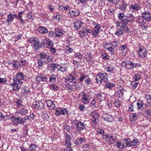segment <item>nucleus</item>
<instances>
[{"label": "nucleus", "instance_id": "1", "mask_svg": "<svg viewBox=\"0 0 151 151\" xmlns=\"http://www.w3.org/2000/svg\"><path fill=\"white\" fill-rule=\"evenodd\" d=\"M29 42L33 44L34 48L36 50L41 48L42 46L47 45L51 46L54 45L53 43L49 40H45L43 42H40L37 38H30Z\"/></svg>", "mask_w": 151, "mask_h": 151}, {"label": "nucleus", "instance_id": "2", "mask_svg": "<svg viewBox=\"0 0 151 151\" xmlns=\"http://www.w3.org/2000/svg\"><path fill=\"white\" fill-rule=\"evenodd\" d=\"M96 80L97 83L99 84H101L102 82L106 83L109 81L106 73H99L96 77Z\"/></svg>", "mask_w": 151, "mask_h": 151}, {"label": "nucleus", "instance_id": "3", "mask_svg": "<svg viewBox=\"0 0 151 151\" xmlns=\"http://www.w3.org/2000/svg\"><path fill=\"white\" fill-rule=\"evenodd\" d=\"M103 139L109 144H114L116 142L117 139L116 136L106 134L104 135Z\"/></svg>", "mask_w": 151, "mask_h": 151}, {"label": "nucleus", "instance_id": "4", "mask_svg": "<svg viewBox=\"0 0 151 151\" xmlns=\"http://www.w3.org/2000/svg\"><path fill=\"white\" fill-rule=\"evenodd\" d=\"M101 29V27L100 25L98 24H96L94 29L93 30L91 29H87V32H89L93 37H97Z\"/></svg>", "mask_w": 151, "mask_h": 151}, {"label": "nucleus", "instance_id": "5", "mask_svg": "<svg viewBox=\"0 0 151 151\" xmlns=\"http://www.w3.org/2000/svg\"><path fill=\"white\" fill-rule=\"evenodd\" d=\"M72 123L76 126V129L79 132L81 130L86 128V126L83 123L81 122H79L77 120H75L72 121Z\"/></svg>", "mask_w": 151, "mask_h": 151}, {"label": "nucleus", "instance_id": "6", "mask_svg": "<svg viewBox=\"0 0 151 151\" xmlns=\"http://www.w3.org/2000/svg\"><path fill=\"white\" fill-rule=\"evenodd\" d=\"M26 78V76L23 73L19 72L16 74V77L14 78L13 80H14L16 81H17L18 83L21 84L22 83V82L20 80H24Z\"/></svg>", "mask_w": 151, "mask_h": 151}, {"label": "nucleus", "instance_id": "7", "mask_svg": "<svg viewBox=\"0 0 151 151\" xmlns=\"http://www.w3.org/2000/svg\"><path fill=\"white\" fill-rule=\"evenodd\" d=\"M89 97V95L88 93L83 92L82 93V101L85 104L89 103L90 101Z\"/></svg>", "mask_w": 151, "mask_h": 151}, {"label": "nucleus", "instance_id": "8", "mask_svg": "<svg viewBox=\"0 0 151 151\" xmlns=\"http://www.w3.org/2000/svg\"><path fill=\"white\" fill-rule=\"evenodd\" d=\"M122 65L123 66L126 67L128 69H132L133 68V63L129 60L123 62Z\"/></svg>", "mask_w": 151, "mask_h": 151}, {"label": "nucleus", "instance_id": "9", "mask_svg": "<svg viewBox=\"0 0 151 151\" xmlns=\"http://www.w3.org/2000/svg\"><path fill=\"white\" fill-rule=\"evenodd\" d=\"M90 116L93 118L91 119L92 122L94 124L97 123L98 122V118L99 117L98 113L96 111H94L91 113Z\"/></svg>", "mask_w": 151, "mask_h": 151}, {"label": "nucleus", "instance_id": "10", "mask_svg": "<svg viewBox=\"0 0 151 151\" xmlns=\"http://www.w3.org/2000/svg\"><path fill=\"white\" fill-rule=\"evenodd\" d=\"M19 84L18 82L14 80V82L10 84V87L13 91H18L20 89V87L18 85Z\"/></svg>", "mask_w": 151, "mask_h": 151}, {"label": "nucleus", "instance_id": "11", "mask_svg": "<svg viewBox=\"0 0 151 151\" xmlns=\"http://www.w3.org/2000/svg\"><path fill=\"white\" fill-rule=\"evenodd\" d=\"M142 18L147 21H151V13L147 12H145L142 14Z\"/></svg>", "mask_w": 151, "mask_h": 151}, {"label": "nucleus", "instance_id": "12", "mask_svg": "<svg viewBox=\"0 0 151 151\" xmlns=\"http://www.w3.org/2000/svg\"><path fill=\"white\" fill-rule=\"evenodd\" d=\"M68 113L67 109L64 108H60L56 110L55 114L59 116L60 115H66Z\"/></svg>", "mask_w": 151, "mask_h": 151}, {"label": "nucleus", "instance_id": "13", "mask_svg": "<svg viewBox=\"0 0 151 151\" xmlns=\"http://www.w3.org/2000/svg\"><path fill=\"white\" fill-rule=\"evenodd\" d=\"M11 120L15 125H17L18 124H22V120H20V118L18 117L13 116L11 117Z\"/></svg>", "mask_w": 151, "mask_h": 151}, {"label": "nucleus", "instance_id": "14", "mask_svg": "<svg viewBox=\"0 0 151 151\" xmlns=\"http://www.w3.org/2000/svg\"><path fill=\"white\" fill-rule=\"evenodd\" d=\"M47 78L42 74H39L36 76V80L38 83L40 82L46 81Z\"/></svg>", "mask_w": 151, "mask_h": 151}, {"label": "nucleus", "instance_id": "15", "mask_svg": "<svg viewBox=\"0 0 151 151\" xmlns=\"http://www.w3.org/2000/svg\"><path fill=\"white\" fill-rule=\"evenodd\" d=\"M145 114L148 116L151 117V106L145 104Z\"/></svg>", "mask_w": 151, "mask_h": 151}, {"label": "nucleus", "instance_id": "16", "mask_svg": "<svg viewBox=\"0 0 151 151\" xmlns=\"http://www.w3.org/2000/svg\"><path fill=\"white\" fill-rule=\"evenodd\" d=\"M83 24V23L81 21L77 19L76 20L73 22V26L75 29L77 30L79 29Z\"/></svg>", "mask_w": 151, "mask_h": 151}, {"label": "nucleus", "instance_id": "17", "mask_svg": "<svg viewBox=\"0 0 151 151\" xmlns=\"http://www.w3.org/2000/svg\"><path fill=\"white\" fill-rule=\"evenodd\" d=\"M130 10L131 11L139 10L141 9L140 6L138 4H133L129 6Z\"/></svg>", "mask_w": 151, "mask_h": 151}, {"label": "nucleus", "instance_id": "18", "mask_svg": "<svg viewBox=\"0 0 151 151\" xmlns=\"http://www.w3.org/2000/svg\"><path fill=\"white\" fill-rule=\"evenodd\" d=\"M68 14H70V16L71 18H74L76 16H78L80 14V12L78 10H75L70 11Z\"/></svg>", "mask_w": 151, "mask_h": 151}, {"label": "nucleus", "instance_id": "19", "mask_svg": "<svg viewBox=\"0 0 151 151\" xmlns=\"http://www.w3.org/2000/svg\"><path fill=\"white\" fill-rule=\"evenodd\" d=\"M138 54L139 56L141 58H144L146 57L147 55V52L144 49L142 48H139V52Z\"/></svg>", "mask_w": 151, "mask_h": 151}, {"label": "nucleus", "instance_id": "20", "mask_svg": "<svg viewBox=\"0 0 151 151\" xmlns=\"http://www.w3.org/2000/svg\"><path fill=\"white\" fill-rule=\"evenodd\" d=\"M21 92L25 96L28 95L30 93L29 88L27 87L23 88L21 90Z\"/></svg>", "mask_w": 151, "mask_h": 151}, {"label": "nucleus", "instance_id": "21", "mask_svg": "<svg viewBox=\"0 0 151 151\" xmlns=\"http://www.w3.org/2000/svg\"><path fill=\"white\" fill-rule=\"evenodd\" d=\"M127 4L126 3L125 1H122L121 4L119 5V9L122 11H124L126 10Z\"/></svg>", "mask_w": 151, "mask_h": 151}, {"label": "nucleus", "instance_id": "22", "mask_svg": "<svg viewBox=\"0 0 151 151\" xmlns=\"http://www.w3.org/2000/svg\"><path fill=\"white\" fill-rule=\"evenodd\" d=\"M137 22L141 24L140 25V26L142 29H145L146 28V26L144 25L145 23L144 22L142 19L140 18L139 19L137 20Z\"/></svg>", "mask_w": 151, "mask_h": 151}, {"label": "nucleus", "instance_id": "23", "mask_svg": "<svg viewBox=\"0 0 151 151\" xmlns=\"http://www.w3.org/2000/svg\"><path fill=\"white\" fill-rule=\"evenodd\" d=\"M38 31L40 33L45 34L47 32V29L44 27L40 26L38 29Z\"/></svg>", "mask_w": 151, "mask_h": 151}, {"label": "nucleus", "instance_id": "24", "mask_svg": "<svg viewBox=\"0 0 151 151\" xmlns=\"http://www.w3.org/2000/svg\"><path fill=\"white\" fill-rule=\"evenodd\" d=\"M55 37H60L63 35V33L61 29L58 28H56L55 29Z\"/></svg>", "mask_w": 151, "mask_h": 151}, {"label": "nucleus", "instance_id": "25", "mask_svg": "<svg viewBox=\"0 0 151 151\" xmlns=\"http://www.w3.org/2000/svg\"><path fill=\"white\" fill-rule=\"evenodd\" d=\"M28 110L25 108H21L19 110V113L21 114V115H25L27 113Z\"/></svg>", "mask_w": 151, "mask_h": 151}, {"label": "nucleus", "instance_id": "26", "mask_svg": "<svg viewBox=\"0 0 151 151\" xmlns=\"http://www.w3.org/2000/svg\"><path fill=\"white\" fill-rule=\"evenodd\" d=\"M47 106L51 108V109L54 108L55 105L54 104L53 101L50 100H48L47 101Z\"/></svg>", "mask_w": 151, "mask_h": 151}, {"label": "nucleus", "instance_id": "27", "mask_svg": "<svg viewBox=\"0 0 151 151\" xmlns=\"http://www.w3.org/2000/svg\"><path fill=\"white\" fill-rule=\"evenodd\" d=\"M106 70L108 72H113L114 69V68L113 65L109 64L106 67Z\"/></svg>", "mask_w": 151, "mask_h": 151}, {"label": "nucleus", "instance_id": "28", "mask_svg": "<svg viewBox=\"0 0 151 151\" xmlns=\"http://www.w3.org/2000/svg\"><path fill=\"white\" fill-rule=\"evenodd\" d=\"M7 22L8 24H9L14 19V18L13 17V14H9L7 16Z\"/></svg>", "mask_w": 151, "mask_h": 151}, {"label": "nucleus", "instance_id": "29", "mask_svg": "<svg viewBox=\"0 0 151 151\" xmlns=\"http://www.w3.org/2000/svg\"><path fill=\"white\" fill-rule=\"evenodd\" d=\"M85 142V140L83 138L81 137L80 138L77 139L75 142V143L77 145H79L81 144L84 142Z\"/></svg>", "mask_w": 151, "mask_h": 151}, {"label": "nucleus", "instance_id": "30", "mask_svg": "<svg viewBox=\"0 0 151 151\" xmlns=\"http://www.w3.org/2000/svg\"><path fill=\"white\" fill-rule=\"evenodd\" d=\"M76 74L74 73H72L69 76L68 78V81L70 82H73L75 79V76Z\"/></svg>", "mask_w": 151, "mask_h": 151}, {"label": "nucleus", "instance_id": "31", "mask_svg": "<svg viewBox=\"0 0 151 151\" xmlns=\"http://www.w3.org/2000/svg\"><path fill=\"white\" fill-rule=\"evenodd\" d=\"M124 92L121 91H117L115 93V95L116 97L118 98H122L123 97Z\"/></svg>", "mask_w": 151, "mask_h": 151}, {"label": "nucleus", "instance_id": "32", "mask_svg": "<svg viewBox=\"0 0 151 151\" xmlns=\"http://www.w3.org/2000/svg\"><path fill=\"white\" fill-rule=\"evenodd\" d=\"M56 79V76L55 75L52 74L50 77L49 81L50 82L54 83L55 82Z\"/></svg>", "mask_w": 151, "mask_h": 151}, {"label": "nucleus", "instance_id": "33", "mask_svg": "<svg viewBox=\"0 0 151 151\" xmlns=\"http://www.w3.org/2000/svg\"><path fill=\"white\" fill-rule=\"evenodd\" d=\"M115 86V84L111 83H108L106 84L105 86L106 88H108L110 90L112 88V87Z\"/></svg>", "mask_w": 151, "mask_h": 151}, {"label": "nucleus", "instance_id": "34", "mask_svg": "<svg viewBox=\"0 0 151 151\" xmlns=\"http://www.w3.org/2000/svg\"><path fill=\"white\" fill-rule=\"evenodd\" d=\"M49 87L50 89L54 91H57L59 89L58 87L53 84H50L49 86Z\"/></svg>", "mask_w": 151, "mask_h": 151}, {"label": "nucleus", "instance_id": "35", "mask_svg": "<svg viewBox=\"0 0 151 151\" xmlns=\"http://www.w3.org/2000/svg\"><path fill=\"white\" fill-rule=\"evenodd\" d=\"M124 143L127 146L131 147V140L130 139H125L124 140Z\"/></svg>", "mask_w": 151, "mask_h": 151}, {"label": "nucleus", "instance_id": "36", "mask_svg": "<svg viewBox=\"0 0 151 151\" xmlns=\"http://www.w3.org/2000/svg\"><path fill=\"white\" fill-rule=\"evenodd\" d=\"M139 142L138 140L137 139H133L131 141V147L138 145Z\"/></svg>", "mask_w": 151, "mask_h": 151}, {"label": "nucleus", "instance_id": "37", "mask_svg": "<svg viewBox=\"0 0 151 151\" xmlns=\"http://www.w3.org/2000/svg\"><path fill=\"white\" fill-rule=\"evenodd\" d=\"M87 29L83 31H80L79 34L81 37H83L84 36L88 35L89 32H87Z\"/></svg>", "mask_w": 151, "mask_h": 151}, {"label": "nucleus", "instance_id": "38", "mask_svg": "<svg viewBox=\"0 0 151 151\" xmlns=\"http://www.w3.org/2000/svg\"><path fill=\"white\" fill-rule=\"evenodd\" d=\"M137 106L138 109H141L143 107L144 105V103L142 101H137Z\"/></svg>", "mask_w": 151, "mask_h": 151}, {"label": "nucleus", "instance_id": "39", "mask_svg": "<svg viewBox=\"0 0 151 151\" xmlns=\"http://www.w3.org/2000/svg\"><path fill=\"white\" fill-rule=\"evenodd\" d=\"M106 50L108 51H109L111 54H113L114 52V49L112 47L109 45V47H106Z\"/></svg>", "mask_w": 151, "mask_h": 151}, {"label": "nucleus", "instance_id": "40", "mask_svg": "<svg viewBox=\"0 0 151 151\" xmlns=\"http://www.w3.org/2000/svg\"><path fill=\"white\" fill-rule=\"evenodd\" d=\"M59 66V65L56 64H51L50 65L51 68L50 69L52 70H54L56 68H58Z\"/></svg>", "mask_w": 151, "mask_h": 151}, {"label": "nucleus", "instance_id": "41", "mask_svg": "<svg viewBox=\"0 0 151 151\" xmlns=\"http://www.w3.org/2000/svg\"><path fill=\"white\" fill-rule=\"evenodd\" d=\"M145 98L146 99L147 102L150 104H151V95L147 94L145 95Z\"/></svg>", "mask_w": 151, "mask_h": 151}, {"label": "nucleus", "instance_id": "42", "mask_svg": "<svg viewBox=\"0 0 151 151\" xmlns=\"http://www.w3.org/2000/svg\"><path fill=\"white\" fill-rule=\"evenodd\" d=\"M12 64L13 65V67L15 68H18L19 65L17 61L14 60L12 62Z\"/></svg>", "mask_w": 151, "mask_h": 151}, {"label": "nucleus", "instance_id": "43", "mask_svg": "<svg viewBox=\"0 0 151 151\" xmlns=\"http://www.w3.org/2000/svg\"><path fill=\"white\" fill-rule=\"evenodd\" d=\"M126 17L128 18V22H132V23L134 22V16L131 15L130 16H127Z\"/></svg>", "mask_w": 151, "mask_h": 151}, {"label": "nucleus", "instance_id": "44", "mask_svg": "<svg viewBox=\"0 0 151 151\" xmlns=\"http://www.w3.org/2000/svg\"><path fill=\"white\" fill-rule=\"evenodd\" d=\"M37 147L35 145H32L30 146L29 149V151H35Z\"/></svg>", "mask_w": 151, "mask_h": 151}, {"label": "nucleus", "instance_id": "45", "mask_svg": "<svg viewBox=\"0 0 151 151\" xmlns=\"http://www.w3.org/2000/svg\"><path fill=\"white\" fill-rule=\"evenodd\" d=\"M121 29L122 30L123 32L124 31L125 32L128 31L129 30L128 27L126 25L123 26H122Z\"/></svg>", "mask_w": 151, "mask_h": 151}, {"label": "nucleus", "instance_id": "46", "mask_svg": "<svg viewBox=\"0 0 151 151\" xmlns=\"http://www.w3.org/2000/svg\"><path fill=\"white\" fill-rule=\"evenodd\" d=\"M123 34V31L121 29H119L117 30L115 33V34L116 35H118L119 36L121 35H122Z\"/></svg>", "mask_w": 151, "mask_h": 151}, {"label": "nucleus", "instance_id": "47", "mask_svg": "<svg viewBox=\"0 0 151 151\" xmlns=\"http://www.w3.org/2000/svg\"><path fill=\"white\" fill-rule=\"evenodd\" d=\"M134 79L135 81H138L141 78V76L139 75L138 74H135L134 75Z\"/></svg>", "mask_w": 151, "mask_h": 151}, {"label": "nucleus", "instance_id": "48", "mask_svg": "<svg viewBox=\"0 0 151 151\" xmlns=\"http://www.w3.org/2000/svg\"><path fill=\"white\" fill-rule=\"evenodd\" d=\"M41 104H42V103H40H40L38 102H35L34 104L35 107L38 109H40L39 108L40 106V105Z\"/></svg>", "mask_w": 151, "mask_h": 151}, {"label": "nucleus", "instance_id": "49", "mask_svg": "<svg viewBox=\"0 0 151 151\" xmlns=\"http://www.w3.org/2000/svg\"><path fill=\"white\" fill-rule=\"evenodd\" d=\"M128 22V18H127L125 16L122 20V24L124 25L127 24Z\"/></svg>", "mask_w": 151, "mask_h": 151}, {"label": "nucleus", "instance_id": "50", "mask_svg": "<svg viewBox=\"0 0 151 151\" xmlns=\"http://www.w3.org/2000/svg\"><path fill=\"white\" fill-rule=\"evenodd\" d=\"M55 18L56 20L59 21L63 19L64 17L61 15H56L55 17Z\"/></svg>", "mask_w": 151, "mask_h": 151}, {"label": "nucleus", "instance_id": "51", "mask_svg": "<svg viewBox=\"0 0 151 151\" xmlns=\"http://www.w3.org/2000/svg\"><path fill=\"white\" fill-rule=\"evenodd\" d=\"M96 97L98 100H100L102 99V96L100 92H98L96 95Z\"/></svg>", "mask_w": 151, "mask_h": 151}, {"label": "nucleus", "instance_id": "52", "mask_svg": "<svg viewBox=\"0 0 151 151\" xmlns=\"http://www.w3.org/2000/svg\"><path fill=\"white\" fill-rule=\"evenodd\" d=\"M44 62L45 61H43L42 59H39L38 61V66L40 67L42 66Z\"/></svg>", "mask_w": 151, "mask_h": 151}, {"label": "nucleus", "instance_id": "53", "mask_svg": "<svg viewBox=\"0 0 151 151\" xmlns=\"http://www.w3.org/2000/svg\"><path fill=\"white\" fill-rule=\"evenodd\" d=\"M111 118L112 117L111 116L108 115H106L104 117L105 119L106 120L109 122H110L111 121Z\"/></svg>", "mask_w": 151, "mask_h": 151}, {"label": "nucleus", "instance_id": "54", "mask_svg": "<svg viewBox=\"0 0 151 151\" xmlns=\"http://www.w3.org/2000/svg\"><path fill=\"white\" fill-rule=\"evenodd\" d=\"M33 14L31 11H29L28 12L27 14V17L29 19H32V18Z\"/></svg>", "mask_w": 151, "mask_h": 151}, {"label": "nucleus", "instance_id": "55", "mask_svg": "<svg viewBox=\"0 0 151 151\" xmlns=\"http://www.w3.org/2000/svg\"><path fill=\"white\" fill-rule=\"evenodd\" d=\"M115 106L116 108H119L120 105V102L119 101L116 100L114 102Z\"/></svg>", "mask_w": 151, "mask_h": 151}, {"label": "nucleus", "instance_id": "56", "mask_svg": "<svg viewBox=\"0 0 151 151\" xmlns=\"http://www.w3.org/2000/svg\"><path fill=\"white\" fill-rule=\"evenodd\" d=\"M101 56L105 60L109 59V55L105 53L102 54Z\"/></svg>", "mask_w": 151, "mask_h": 151}, {"label": "nucleus", "instance_id": "57", "mask_svg": "<svg viewBox=\"0 0 151 151\" xmlns=\"http://www.w3.org/2000/svg\"><path fill=\"white\" fill-rule=\"evenodd\" d=\"M89 145L88 144L84 145L83 147V151H86L87 149L89 148Z\"/></svg>", "mask_w": 151, "mask_h": 151}, {"label": "nucleus", "instance_id": "58", "mask_svg": "<svg viewBox=\"0 0 151 151\" xmlns=\"http://www.w3.org/2000/svg\"><path fill=\"white\" fill-rule=\"evenodd\" d=\"M55 36V32L52 31H51L48 34V37H54Z\"/></svg>", "mask_w": 151, "mask_h": 151}, {"label": "nucleus", "instance_id": "59", "mask_svg": "<svg viewBox=\"0 0 151 151\" xmlns=\"http://www.w3.org/2000/svg\"><path fill=\"white\" fill-rule=\"evenodd\" d=\"M75 57L76 58H78L80 59H81L82 57V55H81L80 53H76L75 55Z\"/></svg>", "mask_w": 151, "mask_h": 151}, {"label": "nucleus", "instance_id": "60", "mask_svg": "<svg viewBox=\"0 0 151 151\" xmlns=\"http://www.w3.org/2000/svg\"><path fill=\"white\" fill-rule=\"evenodd\" d=\"M115 12L114 9L112 8H109L108 12L110 14H113Z\"/></svg>", "mask_w": 151, "mask_h": 151}, {"label": "nucleus", "instance_id": "61", "mask_svg": "<svg viewBox=\"0 0 151 151\" xmlns=\"http://www.w3.org/2000/svg\"><path fill=\"white\" fill-rule=\"evenodd\" d=\"M22 103V101L19 99H17L16 101V103L17 105V106L21 105Z\"/></svg>", "mask_w": 151, "mask_h": 151}, {"label": "nucleus", "instance_id": "62", "mask_svg": "<svg viewBox=\"0 0 151 151\" xmlns=\"http://www.w3.org/2000/svg\"><path fill=\"white\" fill-rule=\"evenodd\" d=\"M19 66H23L25 62L23 60H20L18 62Z\"/></svg>", "mask_w": 151, "mask_h": 151}, {"label": "nucleus", "instance_id": "63", "mask_svg": "<svg viewBox=\"0 0 151 151\" xmlns=\"http://www.w3.org/2000/svg\"><path fill=\"white\" fill-rule=\"evenodd\" d=\"M124 16V14L123 13H119L118 16V18L119 19L122 20L123 19Z\"/></svg>", "mask_w": 151, "mask_h": 151}, {"label": "nucleus", "instance_id": "64", "mask_svg": "<svg viewBox=\"0 0 151 151\" xmlns=\"http://www.w3.org/2000/svg\"><path fill=\"white\" fill-rule=\"evenodd\" d=\"M35 117L34 114L32 113H31L29 115L27 116V119L29 120L31 119H33Z\"/></svg>", "mask_w": 151, "mask_h": 151}]
</instances>
